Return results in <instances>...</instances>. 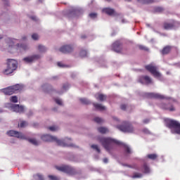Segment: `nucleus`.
<instances>
[{
    "mask_svg": "<svg viewBox=\"0 0 180 180\" xmlns=\"http://www.w3.org/2000/svg\"><path fill=\"white\" fill-rule=\"evenodd\" d=\"M98 140L107 151H110V150L113 148V145L117 144V146H123L125 150V153H127V154H131V150L129 148L127 145L116 139H113L111 138L98 137Z\"/></svg>",
    "mask_w": 180,
    "mask_h": 180,
    "instance_id": "1",
    "label": "nucleus"
},
{
    "mask_svg": "<svg viewBox=\"0 0 180 180\" xmlns=\"http://www.w3.org/2000/svg\"><path fill=\"white\" fill-rule=\"evenodd\" d=\"M41 139L43 140V141H55L58 146H61L62 147H74V145L65 143L64 141L58 140L57 137L51 135L44 134L41 136Z\"/></svg>",
    "mask_w": 180,
    "mask_h": 180,
    "instance_id": "2",
    "label": "nucleus"
},
{
    "mask_svg": "<svg viewBox=\"0 0 180 180\" xmlns=\"http://www.w3.org/2000/svg\"><path fill=\"white\" fill-rule=\"evenodd\" d=\"M166 127L172 129V133L180 134V122L175 120H165Z\"/></svg>",
    "mask_w": 180,
    "mask_h": 180,
    "instance_id": "3",
    "label": "nucleus"
},
{
    "mask_svg": "<svg viewBox=\"0 0 180 180\" xmlns=\"http://www.w3.org/2000/svg\"><path fill=\"white\" fill-rule=\"evenodd\" d=\"M18 68V61L14 59H8L7 60V68L4 71L5 75H9L12 74Z\"/></svg>",
    "mask_w": 180,
    "mask_h": 180,
    "instance_id": "4",
    "label": "nucleus"
},
{
    "mask_svg": "<svg viewBox=\"0 0 180 180\" xmlns=\"http://www.w3.org/2000/svg\"><path fill=\"white\" fill-rule=\"evenodd\" d=\"M22 89V86L19 84H15L11 86L6 87L1 90V92L4 94V95H13V94H16L18 91H20Z\"/></svg>",
    "mask_w": 180,
    "mask_h": 180,
    "instance_id": "5",
    "label": "nucleus"
},
{
    "mask_svg": "<svg viewBox=\"0 0 180 180\" xmlns=\"http://www.w3.org/2000/svg\"><path fill=\"white\" fill-rule=\"evenodd\" d=\"M117 129L124 133H133L134 131V128H133L131 124L126 121L122 125L118 126Z\"/></svg>",
    "mask_w": 180,
    "mask_h": 180,
    "instance_id": "6",
    "label": "nucleus"
},
{
    "mask_svg": "<svg viewBox=\"0 0 180 180\" xmlns=\"http://www.w3.org/2000/svg\"><path fill=\"white\" fill-rule=\"evenodd\" d=\"M56 169L58 171H60L61 172H65V174H68L69 175H75L76 172L75 169L68 165H62V166H56Z\"/></svg>",
    "mask_w": 180,
    "mask_h": 180,
    "instance_id": "7",
    "label": "nucleus"
},
{
    "mask_svg": "<svg viewBox=\"0 0 180 180\" xmlns=\"http://www.w3.org/2000/svg\"><path fill=\"white\" fill-rule=\"evenodd\" d=\"M146 70L150 72L155 78H160L161 74L158 71V68L153 64H149L145 66Z\"/></svg>",
    "mask_w": 180,
    "mask_h": 180,
    "instance_id": "8",
    "label": "nucleus"
},
{
    "mask_svg": "<svg viewBox=\"0 0 180 180\" xmlns=\"http://www.w3.org/2000/svg\"><path fill=\"white\" fill-rule=\"evenodd\" d=\"M7 134L10 137H16L17 139H21V140H26V136L18 131L10 130L7 131Z\"/></svg>",
    "mask_w": 180,
    "mask_h": 180,
    "instance_id": "9",
    "label": "nucleus"
},
{
    "mask_svg": "<svg viewBox=\"0 0 180 180\" xmlns=\"http://www.w3.org/2000/svg\"><path fill=\"white\" fill-rule=\"evenodd\" d=\"M147 98H154V99H166L169 100L171 99L170 97H166L162 94L158 93H148L146 94Z\"/></svg>",
    "mask_w": 180,
    "mask_h": 180,
    "instance_id": "10",
    "label": "nucleus"
},
{
    "mask_svg": "<svg viewBox=\"0 0 180 180\" xmlns=\"http://www.w3.org/2000/svg\"><path fill=\"white\" fill-rule=\"evenodd\" d=\"M59 51L63 53V54H69V53H72L74 51V46L71 45H64L60 48Z\"/></svg>",
    "mask_w": 180,
    "mask_h": 180,
    "instance_id": "11",
    "label": "nucleus"
},
{
    "mask_svg": "<svg viewBox=\"0 0 180 180\" xmlns=\"http://www.w3.org/2000/svg\"><path fill=\"white\" fill-rule=\"evenodd\" d=\"M139 82L141 84H144L145 85H150V84H153V79L149 76H141L139 79Z\"/></svg>",
    "mask_w": 180,
    "mask_h": 180,
    "instance_id": "12",
    "label": "nucleus"
},
{
    "mask_svg": "<svg viewBox=\"0 0 180 180\" xmlns=\"http://www.w3.org/2000/svg\"><path fill=\"white\" fill-rule=\"evenodd\" d=\"M160 107L162 109H164V110H169V112H175V107L171 103H169L167 104L162 103L160 105Z\"/></svg>",
    "mask_w": 180,
    "mask_h": 180,
    "instance_id": "13",
    "label": "nucleus"
},
{
    "mask_svg": "<svg viewBox=\"0 0 180 180\" xmlns=\"http://www.w3.org/2000/svg\"><path fill=\"white\" fill-rule=\"evenodd\" d=\"M103 13H106L108 16H119V13L115 11V9L111 8H104L102 9Z\"/></svg>",
    "mask_w": 180,
    "mask_h": 180,
    "instance_id": "14",
    "label": "nucleus"
},
{
    "mask_svg": "<svg viewBox=\"0 0 180 180\" xmlns=\"http://www.w3.org/2000/svg\"><path fill=\"white\" fill-rule=\"evenodd\" d=\"M112 50L115 53H122V43L120 41H116L112 44Z\"/></svg>",
    "mask_w": 180,
    "mask_h": 180,
    "instance_id": "15",
    "label": "nucleus"
},
{
    "mask_svg": "<svg viewBox=\"0 0 180 180\" xmlns=\"http://www.w3.org/2000/svg\"><path fill=\"white\" fill-rule=\"evenodd\" d=\"M41 56L40 55H33L30 57L25 58L23 60L25 63H33V61H36V60H39Z\"/></svg>",
    "mask_w": 180,
    "mask_h": 180,
    "instance_id": "16",
    "label": "nucleus"
},
{
    "mask_svg": "<svg viewBox=\"0 0 180 180\" xmlns=\"http://www.w3.org/2000/svg\"><path fill=\"white\" fill-rule=\"evenodd\" d=\"M175 25H176L175 21H173L172 22H165L163 24V28L165 30H172V29L175 27Z\"/></svg>",
    "mask_w": 180,
    "mask_h": 180,
    "instance_id": "17",
    "label": "nucleus"
},
{
    "mask_svg": "<svg viewBox=\"0 0 180 180\" xmlns=\"http://www.w3.org/2000/svg\"><path fill=\"white\" fill-rule=\"evenodd\" d=\"M172 49H174V46H166L162 49L161 53L162 56H167V54H169L171 53V50H172Z\"/></svg>",
    "mask_w": 180,
    "mask_h": 180,
    "instance_id": "18",
    "label": "nucleus"
},
{
    "mask_svg": "<svg viewBox=\"0 0 180 180\" xmlns=\"http://www.w3.org/2000/svg\"><path fill=\"white\" fill-rule=\"evenodd\" d=\"M11 108L13 110L17 113H22V112L25 110V108H23L22 106H20L19 105L16 104L13 105Z\"/></svg>",
    "mask_w": 180,
    "mask_h": 180,
    "instance_id": "19",
    "label": "nucleus"
},
{
    "mask_svg": "<svg viewBox=\"0 0 180 180\" xmlns=\"http://www.w3.org/2000/svg\"><path fill=\"white\" fill-rule=\"evenodd\" d=\"M94 108L96 109H97V110H105V109H106V108L103 105H102L101 104L99 103H93Z\"/></svg>",
    "mask_w": 180,
    "mask_h": 180,
    "instance_id": "20",
    "label": "nucleus"
},
{
    "mask_svg": "<svg viewBox=\"0 0 180 180\" xmlns=\"http://www.w3.org/2000/svg\"><path fill=\"white\" fill-rule=\"evenodd\" d=\"M97 101H100L101 102H103V101H106V96L102 94H98V96L96 97Z\"/></svg>",
    "mask_w": 180,
    "mask_h": 180,
    "instance_id": "21",
    "label": "nucleus"
},
{
    "mask_svg": "<svg viewBox=\"0 0 180 180\" xmlns=\"http://www.w3.org/2000/svg\"><path fill=\"white\" fill-rule=\"evenodd\" d=\"M147 158H148L149 160H157V158H158V155L155 154V153H153V154H148L147 155Z\"/></svg>",
    "mask_w": 180,
    "mask_h": 180,
    "instance_id": "22",
    "label": "nucleus"
},
{
    "mask_svg": "<svg viewBox=\"0 0 180 180\" xmlns=\"http://www.w3.org/2000/svg\"><path fill=\"white\" fill-rule=\"evenodd\" d=\"M139 4H153L155 2V0H137Z\"/></svg>",
    "mask_w": 180,
    "mask_h": 180,
    "instance_id": "23",
    "label": "nucleus"
},
{
    "mask_svg": "<svg viewBox=\"0 0 180 180\" xmlns=\"http://www.w3.org/2000/svg\"><path fill=\"white\" fill-rule=\"evenodd\" d=\"M38 50L40 53H46V51H47V48L41 44H39L38 46Z\"/></svg>",
    "mask_w": 180,
    "mask_h": 180,
    "instance_id": "24",
    "label": "nucleus"
},
{
    "mask_svg": "<svg viewBox=\"0 0 180 180\" xmlns=\"http://www.w3.org/2000/svg\"><path fill=\"white\" fill-rule=\"evenodd\" d=\"M17 47L18 49H20V51H22V50H27L28 47L27 45L26 44H20L19 45V44H17Z\"/></svg>",
    "mask_w": 180,
    "mask_h": 180,
    "instance_id": "25",
    "label": "nucleus"
},
{
    "mask_svg": "<svg viewBox=\"0 0 180 180\" xmlns=\"http://www.w3.org/2000/svg\"><path fill=\"white\" fill-rule=\"evenodd\" d=\"M79 101L82 103H83V105H90V103H91L89 100H88L86 98H80Z\"/></svg>",
    "mask_w": 180,
    "mask_h": 180,
    "instance_id": "26",
    "label": "nucleus"
},
{
    "mask_svg": "<svg viewBox=\"0 0 180 180\" xmlns=\"http://www.w3.org/2000/svg\"><path fill=\"white\" fill-rule=\"evenodd\" d=\"M98 131H99V133H101V134H105L108 131V129H106L105 127H99L98 128Z\"/></svg>",
    "mask_w": 180,
    "mask_h": 180,
    "instance_id": "27",
    "label": "nucleus"
},
{
    "mask_svg": "<svg viewBox=\"0 0 180 180\" xmlns=\"http://www.w3.org/2000/svg\"><path fill=\"white\" fill-rule=\"evenodd\" d=\"M28 141H30V143H31L34 146H38L39 145V142H37V140H36L34 139H28Z\"/></svg>",
    "mask_w": 180,
    "mask_h": 180,
    "instance_id": "28",
    "label": "nucleus"
},
{
    "mask_svg": "<svg viewBox=\"0 0 180 180\" xmlns=\"http://www.w3.org/2000/svg\"><path fill=\"white\" fill-rule=\"evenodd\" d=\"M143 169L145 174H148L150 172V167H148L146 163L143 165Z\"/></svg>",
    "mask_w": 180,
    "mask_h": 180,
    "instance_id": "29",
    "label": "nucleus"
},
{
    "mask_svg": "<svg viewBox=\"0 0 180 180\" xmlns=\"http://www.w3.org/2000/svg\"><path fill=\"white\" fill-rule=\"evenodd\" d=\"M11 102H13V103H18V96H13L10 98Z\"/></svg>",
    "mask_w": 180,
    "mask_h": 180,
    "instance_id": "30",
    "label": "nucleus"
},
{
    "mask_svg": "<svg viewBox=\"0 0 180 180\" xmlns=\"http://www.w3.org/2000/svg\"><path fill=\"white\" fill-rule=\"evenodd\" d=\"M48 178L49 180H60V177L54 175H49Z\"/></svg>",
    "mask_w": 180,
    "mask_h": 180,
    "instance_id": "31",
    "label": "nucleus"
},
{
    "mask_svg": "<svg viewBox=\"0 0 180 180\" xmlns=\"http://www.w3.org/2000/svg\"><path fill=\"white\" fill-rule=\"evenodd\" d=\"M87 55H88V52H86V51L82 50L80 51V53H79L80 57H82V58L86 57Z\"/></svg>",
    "mask_w": 180,
    "mask_h": 180,
    "instance_id": "32",
    "label": "nucleus"
},
{
    "mask_svg": "<svg viewBox=\"0 0 180 180\" xmlns=\"http://www.w3.org/2000/svg\"><path fill=\"white\" fill-rule=\"evenodd\" d=\"M27 126V122L26 121H22L20 124H18V127H26Z\"/></svg>",
    "mask_w": 180,
    "mask_h": 180,
    "instance_id": "33",
    "label": "nucleus"
},
{
    "mask_svg": "<svg viewBox=\"0 0 180 180\" xmlns=\"http://www.w3.org/2000/svg\"><path fill=\"white\" fill-rule=\"evenodd\" d=\"M91 148L94 150H96L97 153H101V149H99V147H98V145H91Z\"/></svg>",
    "mask_w": 180,
    "mask_h": 180,
    "instance_id": "34",
    "label": "nucleus"
},
{
    "mask_svg": "<svg viewBox=\"0 0 180 180\" xmlns=\"http://www.w3.org/2000/svg\"><path fill=\"white\" fill-rule=\"evenodd\" d=\"M49 130H50L51 131H57V130H58V127H56V126H53V127H49Z\"/></svg>",
    "mask_w": 180,
    "mask_h": 180,
    "instance_id": "35",
    "label": "nucleus"
},
{
    "mask_svg": "<svg viewBox=\"0 0 180 180\" xmlns=\"http://www.w3.org/2000/svg\"><path fill=\"white\" fill-rule=\"evenodd\" d=\"M94 120L96 122V123H102V122H103V120H102L101 117H95Z\"/></svg>",
    "mask_w": 180,
    "mask_h": 180,
    "instance_id": "36",
    "label": "nucleus"
},
{
    "mask_svg": "<svg viewBox=\"0 0 180 180\" xmlns=\"http://www.w3.org/2000/svg\"><path fill=\"white\" fill-rule=\"evenodd\" d=\"M141 176H143V174H140V173H135V174L132 176V178H133V179L141 178Z\"/></svg>",
    "mask_w": 180,
    "mask_h": 180,
    "instance_id": "37",
    "label": "nucleus"
},
{
    "mask_svg": "<svg viewBox=\"0 0 180 180\" xmlns=\"http://www.w3.org/2000/svg\"><path fill=\"white\" fill-rule=\"evenodd\" d=\"M139 50H143L144 51H148V49L143 45L139 46Z\"/></svg>",
    "mask_w": 180,
    "mask_h": 180,
    "instance_id": "38",
    "label": "nucleus"
},
{
    "mask_svg": "<svg viewBox=\"0 0 180 180\" xmlns=\"http://www.w3.org/2000/svg\"><path fill=\"white\" fill-rule=\"evenodd\" d=\"M155 12H163L164 11V8L162 7H156L155 9Z\"/></svg>",
    "mask_w": 180,
    "mask_h": 180,
    "instance_id": "39",
    "label": "nucleus"
},
{
    "mask_svg": "<svg viewBox=\"0 0 180 180\" xmlns=\"http://www.w3.org/2000/svg\"><path fill=\"white\" fill-rule=\"evenodd\" d=\"M98 14L96 13H91L89 14V17L91 18V19H95V18H97Z\"/></svg>",
    "mask_w": 180,
    "mask_h": 180,
    "instance_id": "40",
    "label": "nucleus"
},
{
    "mask_svg": "<svg viewBox=\"0 0 180 180\" xmlns=\"http://www.w3.org/2000/svg\"><path fill=\"white\" fill-rule=\"evenodd\" d=\"M32 39L33 40H39V35L37 34H33L32 35Z\"/></svg>",
    "mask_w": 180,
    "mask_h": 180,
    "instance_id": "41",
    "label": "nucleus"
},
{
    "mask_svg": "<svg viewBox=\"0 0 180 180\" xmlns=\"http://www.w3.org/2000/svg\"><path fill=\"white\" fill-rule=\"evenodd\" d=\"M58 67H60V68H64L65 67V65L63 64L61 62H58L57 63Z\"/></svg>",
    "mask_w": 180,
    "mask_h": 180,
    "instance_id": "42",
    "label": "nucleus"
},
{
    "mask_svg": "<svg viewBox=\"0 0 180 180\" xmlns=\"http://www.w3.org/2000/svg\"><path fill=\"white\" fill-rule=\"evenodd\" d=\"M68 88H70V85H68V84H65L63 86V89H64V91H67V89H68Z\"/></svg>",
    "mask_w": 180,
    "mask_h": 180,
    "instance_id": "43",
    "label": "nucleus"
},
{
    "mask_svg": "<svg viewBox=\"0 0 180 180\" xmlns=\"http://www.w3.org/2000/svg\"><path fill=\"white\" fill-rule=\"evenodd\" d=\"M55 101H56V103L58 104V105H63V101H61V100H60V99H55Z\"/></svg>",
    "mask_w": 180,
    "mask_h": 180,
    "instance_id": "44",
    "label": "nucleus"
},
{
    "mask_svg": "<svg viewBox=\"0 0 180 180\" xmlns=\"http://www.w3.org/2000/svg\"><path fill=\"white\" fill-rule=\"evenodd\" d=\"M127 108V105H126V104H122L120 105V109H122V110H126Z\"/></svg>",
    "mask_w": 180,
    "mask_h": 180,
    "instance_id": "45",
    "label": "nucleus"
},
{
    "mask_svg": "<svg viewBox=\"0 0 180 180\" xmlns=\"http://www.w3.org/2000/svg\"><path fill=\"white\" fill-rule=\"evenodd\" d=\"M9 41H10V42H8L9 47H13V44H14L13 40L9 39Z\"/></svg>",
    "mask_w": 180,
    "mask_h": 180,
    "instance_id": "46",
    "label": "nucleus"
},
{
    "mask_svg": "<svg viewBox=\"0 0 180 180\" xmlns=\"http://www.w3.org/2000/svg\"><path fill=\"white\" fill-rule=\"evenodd\" d=\"M149 122H150V120L148 119L143 120V123H145L146 124H147V123H149Z\"/></svg>",
    "mask_w": 180,
    "mask_h": 180,
    "instance_id": "47",
    "label": "nucleus"
},
{
    "mask_svg": "<svg viewBox=\"0 0 180 180\" xmlns=\"http://www.w3.org/2000/svg\"><path fill=\"white\" fill-rule=\"evenodd\" d=\"M31 19L32 20H37V18L36 17V16H32L31 17Z\"/></svg>",
    "mask_w": 180,
    "mask_h": 180,
    "instance_id": "48",
    "label": "nucleus"
},
{
    "mask_svg": "<svg viewBox=\"0 0 180 180\" xmlns=\"http://www.w3.org/2000/svg\"><path fill=\"white\" fill-rule=\"evenodd\" d=\"M108 158H105L103 159V162H104L105 164H108Z\"/></svg>",
    "mask_w": 180,
    "mask_h": 180,
    "instance_id": "49",
    "label": "nucleus"
},
{
    "mask_svg": "<svg viewBox=\"0 0 180 180\" xmlns=\"http://www.w3.org/2000/svg\"><path fill=\"white\" fill-rule=\"evenodd\" d=\"M81 38H82V39H86V35H82V36H81Z\"/></svg>",
    "mask_w": 180,
    "mask_h": 180,
    "instance_id": "50",
    "label": "nucleus"
},
{
    "mask_svg": "<svg viewBox=\"0 0 180 180\" xmlns=\"http://www.w3.org/2000/svg\"><path fill=\"white\" fill-rule=\"evenodd\" d=\"M143 133H148V129H143Z\"/></svg>",
    "mask_w": 180,
    "mask_h": 180,
    "instance_id": "51",
    "label": "nucleus"
},
{
    "mask_svg": "<svg viewBox=\"0 0 180 180\" xmlns=\"http://www.w3.org/2000/svg\"><path fill=\"white\" fill-rule=\"evenodd\" d=\"M174 65H177V67H180V62L178 63H175Z\"/></svg>",
    "mask_w": 180,
    "mask_h": 180,
    "instance_id": "52",
    "label": "nucleus"
},
{
    "mask_svg": "<svg viewBox=\"0 0 180 180\" xmlns=\"http://www.w3.org/2000/svg\"><path fill=\"white\" fill-rule=\"evenodd\" d=\"M22 40H26V37H22Z\"/></svg>",
    "mask_w": 180,
    "mask_h": 180,
    "instance_id": "53",
    "label": "nucleus"
},
{
    "mask_svg": "<svg viewBox=\"0 0 180 180\" xmlns=\"http://www.w3.org/2000/svg\"><path fill=\"white\" fill-rule=\"evenodd\" d=\"M127 2H131V0H126Z\"/></svg>",
    "mask_w": 180,
    "mask_h": 180,
    "instance_id": "54",
    "label": "nucleus"
},
{
    "mask_svg": "<svg viewBox=\"0 0 180 180\" xmlns=\"http://www.w3.org/2000/svg\"><path fill=\"white\" fill-rule=\"evenodd\" d=\"M53 79H56L57 77H53Z\"/></svg>",
    "mask_w": 180,
    "mask_h": 180,
    "instance_id": "55",
    "label": "nucleus"
},
{
    "mask_svg": "<svg viewBox=\"0 0 180 180\" xmlns=\"http://www.w3.org/2000/svg\"><path fill=\"white\" fill-rule=\"evenodd\" d=\"M2 39V35H0V40Z\"/></svg>",
    "mask_w": 180,
    "mask_h": 180,
    "instance_id": "56",
    "label": "nucleus"
},
{
    "mask_svg": "<svg viewBox=\"0 0 180 180\" xmlns=\"http://www.w3.org/2000/svg\"><path fill=\"white\" fill-rule=\"evenodd\" d=\"M122 23H124V20H122Z\"/></svg>",
    "mask_w": 180,
    "mask_h": 180,
    "instance_id": "57",
    "label": "nucleus"
},
{
    "mask_svg": "<svg viewBox=\"0 0 180 180\" xmlns=\"http://www.w3.org/2000/svg\"><path fill=\"white\" fill-rule=\"evenodd\" d=\"M115 119V120H117V118H114Z\"/></svg>",
    "mask_w": 180,
    "mask_h": 180,
    "instance_id": "58",
    "label": "nucleus"
},
{
    "mask_svg": "<svg viewBox=\"0 0 180 180\" xmlns=\"http://www.w3.org/2000/svg\"><path fill=\"white\" fill-rule=\"evenodd\" d=\"M108 2L110 1V0H107Z\"/></svg>",
    "mask_w": 180,
    "mask_h": 180,
    "instance_id": "59",
    "label": "nucleus"
}]
</instances>
